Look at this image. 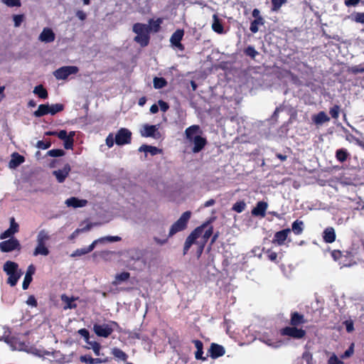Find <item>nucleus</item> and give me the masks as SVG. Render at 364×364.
I'll list each match as a JSON object with an SVG mask.
<instances>
[{"instance_id": "f257e3e1", "label": "nucleus", "mask_w": 364, "mask_h": 364, "mask_svg": "<svg viewBox=\"0 0 364 364\" xmlns=\"http://www.w3.org/2000/svg\"><path fill=\"white\" fill-rule=\"evenodd\" d=\"M306 323L304 315L298 311H291L290 313L289 326H286L279 330V334L282 336H288L293 339H302L306 335V331L298 326Z\"/></svg>"}, {"instance_id": "f03ea898", "label": "nucleus", "mask_w": 364, "mask_h": 364, "mask_svg": "<svg viewBox=\"0 0 364 364\" xmlns=\"http://www.w3.org/2000/svg\"><path fill=\"white\" fill-rule=\"evenodd\" d=\"M201 133L198 125L190 126L185 130L186 139L193 145L191 149L193 153L201 151L208 143L206 138L201 136Z\"/></svg>"}, {"instance_id": "7ed1b4c3", "label": "nucleus", "mask_w": 364, "mask_h": 364, "mask_svg": "<svg viewBox=\"0 0 364 364\" xmlns=\"http://www.w3.org/2000/svg\"><path fill=\"white\" fill-rule=\"evenodd\" d=\"M191 217V212L187 210L184 212L181 217L171 225L168 236L164 239H159L157 237H154V240L159 245H163L168 241V237H172L176 233L183 231L187 228L188 223Z\"/></svg>"}, {"instance_id": "20e7f679", "label": "nucleus", "mask_w": 364, "mask_h": 364, "mask_svg": "<svg viewBox=\"0 0 364 364\" xmlns=\"http://www.w3.org/2000/svg\"><path fill=\"white\" fill-rule=\"evenodd\" d=\"M3 269L9 276L7 284L11 287L16 285L18 279L23 274L21 269H18V264L15 262L7 261L4 263Z\"/></svg>"}, {"instance_id": "39448f33", "label": "nucleus", "mask_w": 364, "mask_h": 364, "mask_svg": "<svg viewBox=\"0 0 364 364\" xmlns=\"http://www.w3.org/2000/svg\"><path fill=\"white\" fill-rule=\"evenodd\" d=\"M50 239V236L46 230H41L39 231L36 238L37 245L33 253V256H47L49 255L50 251L46 245Z\"/></svg>"}, {"instance_id": "423d86ee", "label": "nucleus", "mask_w": 364, "mask_h": 364, "mask_svg": "<svg viewBox=\"0 0 364 364\" xmlns=\"http://www.w3.org/2000/svg\"><path fill=\"white\" fill-rule=\"evenodd\" d=\"M210 223V220L204 222L200 226L196 228L187 237L183 246V255H186L188 253L191 245L196 242V240L202 235L204 230L208 227Z\"/></svg>"}, {"instance_id": "0eeeda50", "label": "nucleus", "mask_w": 364, "mask_h": 364, "mask_svg": "<svg viewBox=\"0 0 364 364\" xmlns=\"http://www.w3.org/2000/svg\"><path fill=\"white\" fill-rule=\"evenodd\" d=\"M112 326L119 327L116 321H110V323H95L93 331L99 337L108 338L114 331Z\"/></svg>"}, {"instance_id": "6e6552de", "label": "nucleus", "mask_w": 364, "mask_h": 364, "mask_svg": "<svg viewBox=\"0 0 364 364\" xmlns=\"http://www.w3.org/2000/svg\"><path fill=\"white\" fill-rule=\"evenodd\" d=\"M132 141V132L127 128H120L115 135V143L118 146L129 144Z\"/></svg>"}, {"instance_id": "1a4fd4ad", "label": "nucleus", "mask_w": 364, "mask_h": 364, "mask_svg": "<svg viewBox=\"0 0 364 364\" xmlns=\"http://www.w3.org/2000/svg\"><path fill=\"white\" fill-rule=\"evenodd\" d=\"M78 71L79 69L77 66L69 65L57 69L53 74L57 80H65L69 75L76 74Z\"/></svg>"}, {"instance_id": "9d476101", "label": "nucleus", "mask_w": 364, "mask_h": 364, "mask_svg": "<svg viewBox=\"0 0 364 364\" xmlns=\"http://www.w3.org/2000/svg\"><path fill=\"white\" fill-rule=\"evenodd\" d=\"M21 249L19 241L15 238L11 237L7 240L0 242V250L2 252H10L14 250H20Z\"/></svg>"}, {"instance_id": "9b49d317", "label": "nucleus", "mask_w": 364, "mask_h": 364, "mask_svg": "<svg viewBox=\"0 0 364 364\" xmlns=\"http://www.w3.org/2000/svg\"><path fill=\"white\" fill-rule=\"evenodd\" d=\"M5 342L8 343L13 350H25L27 345L16 336H6Z\"/></svg>"}, {"instance_id": "f8f14e48", "label": "nucleus", "mask_w": 364, "mask_h": 364, "mask_svg": "<svg viewBox=\"0 0 364 364\" xmlns=\"http://www.w3.org/2000/svg\"><path fill=\"white\" fill-rule=\"evenodd\" d=\"M141 135L144 137H152L156 139L161 137V134L158 131L156 125L145 124L144 127V131L141 132Z\"/></svg>"}, {"instance_id": "ddd939ff", "label": "nucleus", "mask_w": 364, "mask_h": 364, "mask_svg": "<svg viewBox=\"0 0 364 364\" xmlns=\"http://www.w3.org/2000/svg\"><path fill=\"white\" fill-rule=\"evenodd\" d=\"M71 171L70 166L66 164L62 169L54 171L53 174L55 176L58 183H63Z\"/></svg>"}, {"instance_id": "4468645a", "label": "nucleus", "mask_w": 364, "mask_h": 364, "mask_svg": "<svg viewBox=\"0 0 364 364\" xmlns=\"http://www.w3.org/2000/svg\"><path fill=\"white\" fill-rule=\"evenodd\" d=\"M80 360L87 364H100L108 363L109 360L107 357L93 358L90 355H83L80 357Z\"/></svg>"}, {"instance_id": "2eb2a0df", "label": "nucleus", "mask_w": 364, "mask_h": 364, "mask_svg": "<svg viewBox=\"0 0 364 364\" xmlns=\"http://www.w3.org/2000/svg\"><path fill=\"white\" fill-rule=\"evenodd\" d=\"M208 353L212 358L215 359L223 356L225 353V350L223 346L213 343L210 346Z\"/></svg>"}, {"instance_id": "dca6fc26", "label": "nucleus", "mask_w": 364, "mask_h": 364, "mask_svg": "<svg viewBox=\"0 0 364 364\" xmlns=\"http://www.w3.org/2000/svg\"><path fill=\"white\" fill-rule=\"evenodd\" d=\"M290 232L291 230L289 228L284 229L282 230L277 232L274 234L272 242L278 245H284Z\"/></svg>"}, {"instance_id": "f3484780", "label": "nucleus", "mask_w": 364, "mask_h": 364, "mask_svg": "<svg viewBox=\"0 0 364 364\" xmlns=\"http://www.w3.org/2000/svg\"><path fill=\"white\" fill-rule=\"evenodd\" d=\"M60 299L63 303H65V306H63L64 310L75 309L77 306V304H75V301L78 300L79 297H69L66 294H62L60 296Z\"/></svg>"}, {"instance_id": "a211bd4d", "label": "nucleus", "mask_w": 364, "mask_h": 364, "mask_svg": "<svg viewBox=\"0 0 364 364\" xmlns=\"http://www.w3.org/2000/svg\"><path fill=\"white\" fill-rule=\"evenodd\" d=\"M267 207L268 204L267 202L259 201L256 206L252 210V215L263 218L265 216Z\"/></svg>"}, {"instance_id": "6ab92c4d", "label": "nucleus", "mask_w": 364, "mask_h": 364, "mask_svg": "<svg viewBox=\"0 0 364 364\" xmlns=\"http://www.w3.org/2000/svg\"><path fill=\"white\" fill-rule=\"evenodd\" d=\"M55 36L51 28H45L39 36L38 39L45 43H51L55 41Z\"/></svg>"}, {"instance_id": "aec40b11", "label": "nucleus", "mask_w": 364, "mask_h": 364, "mask_svg": "<svg viewBox=\"0 0 364 364\" xmlns=\"http://www.w3.org/2000/svg\"><path fill=\"white\" fill-rule=\"evenodd\" d=\"M312 122L316 126L322 125L323 124L330 121V117L326 114L324 111H321L311 117Z\"/></svg>"}, {"instance_id": "412c9836", "label": "nucleus", "mask_w": 364, "mask_h": 364, "mask_svg": "<svg viewBox=\"0 0 364 364\" xmlns=\"http://www.w3.org/2000/svg\"><path fill=\"white\" fill-rule=\"evenodd\" d=\"M25 161V158L17 152L11 154V159L9 163L10 168H16Z\"/></svg>"}, {"instance_id": "4be33fe9", "label": "nucleus", "mask_w": 364, "mask_h": 364, "mask_svg": "<svg viewBox=\"0 0 364 364\" xmlns=\"http://www.w3.org/2000/svg\"><path fill=\"white\" fill-rule=\"evenodd\" d=\"M65 204L68 207L82 208L87 204V200L85 199H79L76 197H71L65 200Z\"/></svg>"}, {"instance_id": "5701e85b", "label": "nucleus", "mask_w": 364, "mask_h": 364, "mask_svg": "<svg viewBox=\"0 0 364 364\" xmlns=\"http://www.w3.org/2000/svg\"><path fill=\"white\" fill-rule=\"evenodd\" d=\"M331 255L334 261L339 262V264H342L343 267H350L351 265V264H350V263L347 264V263L341 262L339 261L343 257H347L348 256L352 257V254L350 252H346V255H343L341 250H334L331 252Z\"/></svg>"}, {"instance_id": "b1692460", "label": "nucleus", "mask_w": 364, "mask_h": 364, "mask_svg": "<svg viewBox=\"0 0 364 364\" xmlns=\"http://www.w3.org/2000/svg\"><path fill=\"white\" fill-rule=\"evenodd\" d=\"M212 29L213 31L218 34H222L224 33V27L222 21L219 18L218 14H213V16Z\"/></svg>"}, {"instance_id": "393cba45", "label": "nucleus", "mask_w": 364, "mask_h": 364, "mask_svg": "<svg viewBox=\"0 0 364 364\" xmlns=\"http://www.w3.org/2000/svg\"><path fill=\"white\" fill-rule=\"evenodd\" d=\"M97 244V241H93L92 243L89 245L88 247L77 249L72 255L71 257H80L82 255H85L87 253L91 252L94 248L95 247V245Z\"/></svg>"}, {"instance_id": "a878e982", "label": "nucleus", "mask_w": 364, "mask_h": 364, "mask_svg": "<svg viewBox=\"0 0 364 364\" xmlns=\"http://www.w3.org/2000/svg\"><path fill=\"white\" fill-rule=\"evenodd\" d=\"M336 232L333 228L329 227L324 230L323 239L326 243H332L336 240Z\"/></svg>"}, {"instance_id": "bb28decb", "label": "nucleus", "mask_w": 364, "mask_h": 364, "mask_svg": "<svg viewBox=\"0 0 364 364\" xmlns=\"http://www.w3.org/2000/svg\"><path fill=\"white\" fill-rule=\"evenodd\" d=\"M133 31L137 35L149 33L151 31V28L149 25L136 23L133 26Z\"/></svg>"}, {"instance_id": "cd10ccee", "label": "nucleus", "mask_w": 364, "mask_h": 364, "mask_svg": "<svg viewBox=\"0 0 364 364\" xmlns=\"http://www.w3.org/2000/svg\"><path fill=\"white\" fill-rule=\"evenodd\" d=\"M193 343L195 344V347L196 348V351L195 353V357L197 360H205L206 358L203 356V343L200 340H193Z\"/></svg>"}, {"instance_id": "c85d7f7f", "label": "nucleus", "mask_w": 364, "mask_h": 364, "mask_svg": "<svg viewBox=\"0 0 364 364\" xmlns=\"http://www.w3.org/2000/svg\"><path fill=\"white\" fill-rule=\"evenodd\" d=\"M184 36V31L183 29H177L171 36L170 42L172 46L176 43L181 45V42Z\"/></svg>"}, {"instance_id": "c756f323", "label": "nucleus", "mask_w": 364, "mask_h": 364, "mask_svg": "<svg viewBox=\"0 0 364 364\" xmlns=\"http://www.w3.org/2000/svg\"><path fill=\"white\" fill-rule=\"evenodd\" d=\"M350 156V154L346 149H338L336 151V159L341 163L345 162Z\"/></svg>"}, {"instance_id": "7c9ffc66", "label": "nucleus", "mask_w": 364, "mask_h": 364, "mask_svg": "<svg viewBox=\"0 0 364 364\" xmlns=\"http://www.w3.org/2000/svg\"><path fill=\"white\" fill-rule=\"evenodd\" d=\"M139 151H144L145 153H150L152 156L159 154L161 150L156 146H152L146 144H143L139 148Z\"/></svg>"}, {"instance_id": "2f4dec72", "label": "nucleus", "mask_w": 364, "mask_h": 364, "mask_svg": "<svg viewBox=\"0 0 364 364\" xmlns=\"http://www.w3.org/2000/svg\"><path fill=\"white\" fill-rule=\"evenodd\" d=\"M149 33L137 35L134 37V41L139 43L141 46L145 47L149 43Z\"/></svg>"}, {"instance_id": "473e14b6", "label": "nucleus", "mask_w": 364, "mask_h": 364, "mask_svg": "<svg viewBox=\"0 0 364 364\" xmlns=\"http://www.w3.org/2000/svg\"><path fill=\"white\" fill-rule=\"evenodd\" d=\"M265 23L264 18H255L250 23V30L252 33H256L259 31V26H263Z\"/></svg>"}, {"instance_id": "72a5a7b5", "label": "nucleus", "mask_w": 364, "mask_h": 364, "mask_svg": "<svg viewBox=\"0 0 364 364\" xmlns=\"http://www.w3.org/2000/svg\"><path fill=\"white\" fill-rule=\"evenodd\" d=\"M49 114L48 105L41 104L38 106V109L33 112L35 117H41Z\"/></svg>"}, {"instance_id": "f704fd0d", "label": "nucleus", "mask_w": 364, "mask_h": 364, "mask_svg": "<svg viewBox=\"0 0 364 364\" xmlns=\"http://www.w3.org/2000/svg\"><path fill=\"white\" fill-rule=\"evenodd\" d=\"M291 230L296 235H301L304 230V222L299 220H295L291 225Z\"/></svg>"}, {"instance_id": "c9c22d12", "label": "nucleus", "mask_w": 364, "mask_h": 364, "mask_svg": "<svg viewBox=\"0 0 364 364\" xmlns=\"http://www.w3.org/2000/svg\"><path fill=\"white\" fill-rule=\"evenodd\" d=\"M33 93L41 99H46L48 97L47 90L42 85L36 86L33 90Z\"/></svg>"}, {"instance_id": "e433bc0d", "label": "nucleus", "mask_w": 364, "mask_h": 364, "mask_svg": "<svg viewBox=\"0 0 364 364\" xmlns=\"http://www.w3.org/2000/svg\"><path fill=\"white\" fill-rule=\"evenodd\" d=\"M90 346L87 347L88 349L92 348L94 351L95 355L97 356H104V354H101L100 350L102 348V346L100 343L97 341H89L87 343Z\"/></svg>"}, {"instance_id": "4c0bfd02", "label": "nucleus", "mask_w": 364, "mask_h": 364, "mask_svg": "<svg viewBox=\"0 0 364 364\" xmlns=\"http://www.w3.org/2000/svg\"><path fill=\"white\" fill-rule=\"evenodd\" d=\"M112 353L114 358L118 360L126 361L128 358V355L122 350L118 348H114Z\"/></svg>"}, {"instance_id": "58836bf2", "label": "nucleus", "mask_w": 364, "mask_h": 364, "mask_svg": "<svg viewBox=\"0 0 364 364\" xmlns=\"http://www.w3.org/2000/svg\"><path fill=\"white\" fill-rule=\"evenodd\" d=\"M64 108V105L60 103L53 104L50 106L48 105L49 114L51 115H55L58 112L63 111Z\"/></svg>"}, {"instance_id": "ea45409f", "label": "nucleus", "mask_w": 364, "mask_h": 364, "mask_svg": "<svg viewBox=\"0 0 364 364\" xmlns=\"http://www.w3.org/2000/svg\"><path fill=\"white\" fill-rule=\"evenodd\" d=\"M153 84L155 89H161L167 85V81L164 77H155L153 80Z\"/></svg>"}, {"instance_id": "a19ab883", "label": "nucleus", "mask_w": 364, "mask_h": 364, "mask_svg": "<svg viewBox=\"0 0 364 364\" xmlns=\"http://www.w3.org/2000/svg\"><path fill=\"white\" fill-rule=\"evenodd\" d=\"M75 136V132H70L68 134V137L65 139L64 141V147L65 149H72L73 147L74 139L73 137Z\"/></svg>"}, {"instance_id": "79ce46f5", "label": "nucleus", "mask_w": 364, "mask_h": 364, "mask_svg": "<svg viewBox=\"0 0 364 364\" xmlns=\"http://www.w3.org/2000/svg\"><path fill=\"white\" fill-rule=\"evenodd\" d=\"M121 240H122V238L119 236H105V237H100L97 240H95V241H97V243L98 242L102 243V242H119Z\"/></svg>"}, {"instance_id": "37998d69", "label": "nucleus", "mask_w": 364, "mask_h": 364, "mask_svg": "<svg viewBox=\"0 0 364 364\" xmlns=\"http://www.w3.org/2000/svg\"><path fill=\"white\" fill-rule=\"evenodd\" d=\"M350 18L355 23L364 24V12H354L351 14Z\"/></svg>"}, {"instance_id": "c03bdc74", "label": "nucleus", "mask_w": 364, "mask_h": 364, "mask_svg": "<svg viewBox=\"0 0 364 364\" xmlns=\"http://www.w3.org/2000/svg\"><path fill=\"white\" fill-rule=\"evenodd\" d=\"M161 23L162 19L160 18H157L156 21L151 19L149 21V26L151 28V31H153L156 33L158 32L160 30Z\"/></svg>"}, {"instance_id": "a18cd8bd", "label": "nucleus", "mask_w": 364, "mask_h": 364, "mask_svg": "<svg viewBox=\"0 0 364 364\" xmlns=\"http://www.w3.org/2000/svg\"><path fill=\"white\" fill-rule=\"evenodd\" d=\"M130 277V274L127 272H123L119 274H117L115 276V279L117 281L113 282V284H117L119 282L127 281Z\"/></svg>"}, {"instance_id": "49530a36", "label": "nucleus", "mask_w": 364, "mask_h": 364, "mask_svg": "<svg viewBox=\"0 0 364 364\" xmlns=\"http://www.w3.org/2000/svg\"><path fill=\"white\" fill-rule=\"evenodd\" d=\"M245 208H246V203L243 200H240V201L236 202L232 205V210L238 213H240L245 210Z\"/></svg>"}, {"instance_id": "de8ad7c7", "label": "nucleus", "mask_w": 364, "mask_h": 364, "mask_svg": "<svg viewBox=\"0 0 364 364\" xmlns=\"http://www.w3.org/2000/svg\"><path fill=\"white\" fill-rule=\"evenodd\" d=\"M272 11H278L282 6L287 3V0H271Z\"/></svg>"}, {"instance_id": "09e8293b", "label": "nucleus", "mask_w": 364, "mask_h": 364, "mask_svg": "<svg viewBox=\"0 0 364 364\" xmlns=\"http://www.w3.org/2000/svg\"><path fill=\"white\" fill-rule=\"evenodd\" d=\"M244 53L250 56L251 58L255 59L256 55H258V52L255 50V48L252 46H248L245 50Z\"/></svg>"}, {"instance_id": "8fccbe9b", "label": "nucleus", "mask_w": 364, "mask_h": 364, "mask_svg": "<svg viewBox=\"0 0 364 364\" xmlns=\"http://www.w3.org/2000/svg\"><path fill=\"white\" fill-rule=\"evenodd\" d=\"M213 234V227L212 225H210L206 229V230L203 233V237H202L203 242L201 243H204V245H205L206 242H208V239L212 236Z\"/></svg>"}, {"instance_id": "3c124183", "label": "nucleus", "mask_w": 364, "mask_h": 364, "mask_svg": "<svg viewBox=\"0 0 364 364\" xmlns=\"http://www.w3.org/2000/svg\"><path fill=\"white\" fill-rule=\"evenodd\" d=\"M65 154V151L60 149H51L47 152V155L52 157L63 156Z\"/></svg>"}, {"instance_id": "603ef678", "label": "nucleus", "mask_w": 364, "mask_h": 364, "mask_svg": "<svg viewBox=\"0 0 364 364\" xmlns=\"http://www.w3.org/2000/svg\"><path fill=\"white\" fill-rule=\"evenodd\" d=\"M341 107L338 105H333L332 107L330 108L329 114H331V117L336 119L339 117Z\"/></svg>"}, {"instance_id": "864d4df0", "label": "nucleus", "mask_w": 364, "mask_h": 364, "mask_svg": "<svg viewBox=\"0 0 364 364\" xmlns=\"http://www.w3.org/2000/svg\"><path fill=\"white\" fill-rule=\"evenodd\" d=\"M347 140L354 141L357 145L364 149V141L355 137L353 134H349L346 136Z\"/></svg>"}, {"instance_id": "5fc2aeb1", "label": "nucleus", "mask_w": 364, "mask_h": 364, "mask_svg": "<svg viewBox=\"0 0 364 364\" xmlns=\"http://www.w3.org/2000/svg\"><path fill=\"white\" fill-rule=\"evenodd\" d=\"M50 146H51V142L50 140H48V141L40 140V141H38V142L36 144V146L38 149H43V150L50 148Z\"/></svg>"}, {"instance_id": "6e6d98bb", "label": "nucleus", "mask_w": 364, "mask_h": 364, "mask_svg": "<svg viewBox=\"0 0 364 364\" xmlns=\"http://www.w3.org/2000/svg\"><path fill=\"white\" fill-rule=\"evenodd\" d=\"M265 253L267 255V258L270 261L276 262V263L278 262L277 252H273L271 249H268L267 250H266Z\"/></svg>"}, {"instance_id": "4d7b16f0", "label": "nucleus", "mask_w": 364, "mask_h": 364, "mask_svg": "<svg viewBox=\"0 0 364 364\" xmlns=\"http://www.w3.org/2000/svg\"><path fill=\"white\" fill-rule=\"evenodd\" d=\"M14 26L19 27L24 20V16L23 14L14 15L13 16Z\"/></svg>"}, {"instance_id": "13d9d810", "label": "nucleus", "mask_w": 364, "mask_h": 364, "mask_svg": "<svg viewBox=\"0 0 364 364\" xmlns=\"http://www.w3.org/2000/svg\"><path fill=\"white\" fill-rule=\"evenodd\" d=\"M350 71L354 75H356L358 73H364V66H363L362 64L352 66L350 68Z\"/></svg>"}, {"instance_id": "bf43d9fd", "label": "nucleus", "mask_w": 364, "mask_h": 364, "mask_svg": "<svg viewBox=\"0 0 364 364\" xmlns=\"http://www.w3.org/2000/svg\"><path fill=\"white\" fill-rule=\"evenodd\" d=\"M343 323L346 326V329L348 333H351L354 331V323L351 319L346 320Z\"/></svg>"}, {"instance_id": "052dcab7", "label": "nucleus", "mask_w": 364, "mask_h": 364, "mask_svg": "<svg viewBox=\"0 0 364 364\" xmlns=\"http://www.w3.org/2000/svg\"><path fill=\"white\" fill-rule=\"evenodd\" d=\"M354 353V343H352L348 348L344 352L341 356L342 358H346L350 357Z\"/></svg>"}, {"instance_id": "680f3d73", "label": "nucleus", "mask_w": 364, "mask_h": 364, "mask_svg": "<svg viewBox=\"0 0 364 364\" xmlns=\"http://www.w3.org/2000/svg\"><path fill=\"white\" fill-rule=\"evenodd\" d=\"M2 1L9 7L20 6V0H2Z\"/></svg>"}, {"instance_id": "e2e57ef3", "label": "nucleus", "mask_w": 364, "mask_h": 364, "mask_svg": "<svg viewBox=\"0 0 364 364\" xmlns=\"http://www.w3.org/2000/svg\"><path fill=\"white\" fill-rule=\"evenodd\" d=\"M33 280V277L28 275H25L24 279L22 284V288L23 290H26L28 288L30 284Z\"/></svg>"}, {"instance_id": "0e129e2a", "label": "nucleus", "mask_w": 364, "mask_h": 364, "mask_svg": "<svg viewBox=\"0 0 364 364\" xmlns=\"http://www.w3.org/2000/svg\"><path fill=\"white\" fill-rule=\"evenodd\" d=\"M9 229L11 231H14V234L18 232L19 226L18 224L15 222V220L14 218H11L10 219V227Z\"/></svg>"}, {"instance_id": "69168bd1", "label": "nucleus", "mask_w": 364, "mask_h": 364, "mask_svg": "<svg viewBox=\"0 0 364 364\" xmlns=\"http://www.w3.org/2000/svg\"><path fill=\"white\" fill-rule=\"evenodd\" d=\"M328 364H345L343 361L338 359L336 355H333L328 360Z\"/></svg>"}, {"instance_id": "338daca9", "label": "nucleus", "mask_w": 364, "mask_h": 364, "mask_svg": "<svg viewBox=\"0 0 364 364\" xmlns=\"http://www.w3.org/2000/svg\"><path fill=\"white\" fill-rule=\"evenodd\" d=\"M106 144L109 148H111L114 146L115 143V138L113 137V134L110 133L106 138Z\"/></svg>"}, {"instance_id": "774afa93", "label": "nucleus", "mask_w": 364, "mask_h": 364, "mask_svg": "<svg viewBox=\"0 0 364 364\" xmlns=\"http://www.w3.org/2000/svg\"><path fill=\"white\" fill-rule=\"evenodd\" d=\"M78 333L85 338L87 343L90 341V333L86 328L80 329Z\"/></svg>"}]
</instances>
